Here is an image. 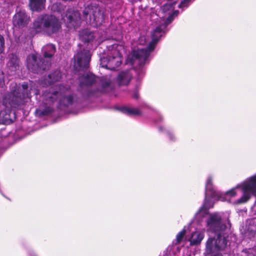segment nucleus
I'll use <instances>...</instances> for the list:
<instances>
[{
  "label": "nucleus",
  "mask_w": 256,
  "mask_h": 256,
  "mask_svg": "<svg viewBox=\"0 0 256 256\" xmlns=\"http://www.w3.org/2000/svg\"><path fill=\"white\" fill-rule=\"evenodd\" d=\"M212 205H206L208 214L202 218V221L198 223L195 220V216L192 221L190 224H196L198 226H202L206 219V226L208 232H210L216 234V237L209 238L206 242V250L211 252L213 249L223 250L227 246L226 237L230 232L231 224L229 220L224 222L220 213L215 212L209 214L208 210Z\"/></svg>",
  "instance_id": "nucleus-1"
},
{
  "label": "nucleus",
  "mask_w": 256,
  "mask_h": 256,
  "mask_svg": "<svg viewBox=\"0 0 256 256\" xmlns=\"http://www.w3.org/2000/svg\"><path fill=\"white\" fill-rule=\"evenodd\" d=\"M96 82V76L92 73L80 76L79 78L78 94H72L63 97L60 100V108H66L72 110L78 106L83 100L90 97L98 96L103 93H106L111 89L110 83L108 80H102L101 85L98 88L92 89V85Z\"/></svg>",
  "instance_id": "nucleus-2"
},
{
  "label": "nucleus",
  "mask_w": 256,
  "mask_h": 256,
  "mask_svg": "<svg viewBox=\"0 0 256 256\" xmlns=\"http://www.w3.org/2000/svg\"><path fill=\"white\" fill-rule=\"evenodd\" d=\"M178 10H175L166 19L162 20L161 24L158 26L152 32V40L146 48H138L134 50L130 57L126 60V62L132 64L138 77H142L145 72L144 65L150 52L154 50L158 40L165 32V30L174 18V16H177Z\"/></svg>",
  "instance_id": "nucleus-3"
},
{
  "label": "nucleus",
  "mask_w": 256,
  "mask_h": 256,
  "mask_svg": "<svg viewBox=\"0 0 256 256\" xmlns=\"http://www.w3.org/2000/svg\"><path fill=\"white\" fill-rule=\"evenodd\" d=\"M33 28L36 32H43L50 36L60 30L61 24L56 16L44 14L38 16L34 20Z\"/></svg>",
  "instance_id": "nucleus-4"
},
{
  "label": "nucleus",
  "mask_w": 256,
  "mask_h": 256,
  "mask_svg": "<svg viewBox=\"0 0 256 256\" xmlns=\"http://www.w3.org/2000/svg\"><path fill=\"white\" fill-rule=\"evenodd\" d=\"M107 56L100 58V64L102 68L114 70L122 64L121 51L124 48L122 46L114 44L107 46Z\"/></svg>",
  "instance_id": "nucleus-5"
},
{
  "label": "nucleus",
  "mask_w": 256,
  "mask_h": 256,
  "mask_svg": "<svg viewBox=\"0 0 256 256\" xmlns=\"http://www.w3.org/2000/svg\"><path fill=\"white\" fill-rule=\"evenodd\" d=\"M220 194V192L216 190L212 184L211 178H209L206 184L204 202L199 210L195 214V220L196 222L200 223L202 221V218L208 214V209L206 207V205L210 204L209 202L210 198L218 200Z\"/></svg>",
  "instance_id": "nucleus-6"
},
{
  "label": "nucleus",
  "mask_w": 256,
  "mask_h": 256,
  "mask_svg": "<svg viewBox=\"0 0 256 256\" xmlns=\"http://www.w3.org/2000/svg\"><path fill=\"white\" fill-rule=\"evenodd\" d=\"M62 87L60 86L58 87V90H56L51 87L44 92L42 94V100L46 108L41 112L42 115H48L53 112L54 108L51 105L56 102L60 95L64 92Z\"/></svg>",
  "instance_id": "nucleus-7"
},
{
  "label": "nucleus",
  "mask_w": 256,
  "mask_h": 256,
  "mask_svg": "<svg viewBox=\"0 0 256 256\" xmlns=\"http://www.w3.org/2000/svg\"><path fill=\"white\" fill-rule=\"evenodd\" d=\"M27 67L29 70L34 73H38L41 71L48 69L51 65L50 61L48 60L38 61L37 56L34 54H30L26 60Z\"/></svg>",
  "instance_id": "nucleus-8"
},
{
  "label": "nucleus",
  "mask_w": 256,
  "mask_h": 256,
  "mask_svg": "<svg viewBox=\"0 0 256 256\" xmlns=\"http://www.w3.org/2000/svg\"><path fill=\"white\" fill-rule=\"evenodd\" d=\"M32 82H30V84L24 82L22 85V87L19 86L18 88L12 92L14 99V100L16 102L18 106L21 104H23L24 99L30 96V91L32 90Z\"/></svg>",
  "instance_id": "nucleus-9"
},
{
  "label": "nucleus",
  "mask_w": 256,
  "mask_h": 256,
  "mask_svg": "<svg viewBox=\"0 0 256 256\" xmlns=\"http://www.w3.org/2000/svg\"><path fill=\"white\" fill-rule=\"evenodd\" d=\"M30 21V16L24 10H16L12 17L13 26L16 28H22L26 27Z\"/></svg>",
  "instance_id": "nucleus-10"
},
{
  "label": "nucleus",
  "mask_w": 256,
  "mask_h": 256,
  "mask_svg": "<svg viewBox=\"0 0 256 256\" xmlns=\"http://www.w3.org/2000/svg\"><path fill=\"white\" fill-rule=\"evenodd\" d=\"M92 54L88 50L84 49L82 51L78 52L74 56L75 65L79 70L87 69L90 64Z\"/></svg>",
  "instance_id": "nucleus-11"
},
{
  "label": "nucleus",
  "mask_w": 256,
  "mask_h": 256,
  "mask_svg": "<svg viewBox=\"0 0 256 256\" xmlns=\"http://www.w3.org/2000/svg\"><path fill=\"white\" fill-rule=\"evenodd\" d=\"M62 18L66 26L69 28L75 29L80 20V14L72 8H68L65 14H62Z\"/></svg>",
  "instance_id": "nucleus-12"
},
{
  "label": "nucleus",
  "mask_w": 256,
  "mask_h": 256,
  "mask_svg": "<svg viewBox=\"0 0 256 256\" xmlns=\"http://www.w3.org/2000/svg\"><path fill=\"white\" fill-rule=\"evenodd\" d=\"M84 16H90V20H93L96 22H99L104 19V14L102 8L98 6H88L85 8L83 12Z\"/></svg>",
  "instance_id": "nucleus-13"
},
{
  "label": "nucleus",
  "mask_w": 256,
  "mask_h": 256,
  "mask_svg": "<svg viewBox=\"0 0 256 256\" xmlns=\"http://www.w3.org/2000/svg\"><path fill=\"white\" fill-rule=\"evenodd\" d=\"M204 236V229L196 228L194 232H192L188 238L191 246L198 245L200 244Z\"/></svg>",
  "instance_id": "nucleus-14"
},
{
  "label": "nucleus",
  "mask_w": 256,
  "mask_h": 256,
  "mask_svg": "<svg viewBox=\"0 0 256 256\" xmlns=\"http://www.w3.org/2000/svg\"><path fill=\"white\" fill-rule=\"evenodd\" d=\"M146 108H149V106L146 103H142L139 108L124 106L120 108L119 110L124 114L128 116H140L142 114V110Z\"/></svg>",
  "instance_id": "nucleus-15"
},
{
  "label": "nucleus",
  "mask_w": 256,
  "mask_h": 256,
  "mask_svg": "<svg viewBox=\"0 0 256 256\" xmlns=\"http://www.w3.org/2000/svg\"><path fill=\"white\" fill-rule=\"evenodd\" d=\"M8 61L7 66L12 72H15L19 68L20 60L17 56L14 54H10L8 56Z\"/></svg>",
  "instance_id": "nucleus-16"
},
{
  "label": "nucleus",
  "mask_w": 256,
  "mask_h": 256,
  "mask_svg": "<svg viewBox=\"0 0 256 256\" xmlns=\"http://www.w3.org/2000/svg\"><path fill=\"white\" fill-rule=\"evenodd\" d=\"M11 114L12 112L9 110H1L0 112V123L4 124H9L12 123L13 120Z\"/></svg>",
  "instance_id": "nucleus-17"
},
{
  "label": "nucleus",
  "mask_w": 256,
  "mask_h": 256,
  "mask_svg": "<svg viewBox=\"0 0 256 256\" xmlns=\"http://www.w3.org/2000/svg\"><path fill=\"white\" fill-rule=\"evenodd\" d=\"M131 78V74L128 70L123 71L118 75L117 82L120 85H126L130 82Z\"/></svg>",
  "instance_id": "nucleus-18"
},
{
  "label": "nucleus",
  "mask_w": 256,
  "mask_h": 256,
  "mask_svg": "<svg viewBox=\"0 0 256 256\" xmlns=\"http://www.w3.org/2000/svg\"><path fill=\"white\" fill-rule=\"evenodd\" d=\"M80 40L85 43H90L94 42V34L89 30H84L80 32Z\"/></svg>",
  "instance_id": "nucleus-19"
},
{
  "label": "nucleus",
  "mask_w": 256,
  "mask_h": 256,
  "mask_svg": "<svg viewBox=\"0 0 256 256\" xmlns=\"http://www.w3.org/2000/svg\"><path fill=\"white\" fill-rule=\"evenodd\" d=\"M46 0H30L29 6L30 9L34 11H40L45 6Z\"/></svg>",
  "instance_id": "nucleus-20"
},
{
  "label": "nucleus",
  "mask_w": 256,
  "mask_h": 256,
  "mask_svg": "<svg viewBox=\"0 0 256 256\" xmlns=\"http://www.w3.org/2000/svg\"><path fill=\"white\" fill-rule=\"evenodd\" d=\"M56 46L52 44H48L42 48V52L45 58H51L56 52Z\"/></svg>",
  "instance_id": "nucleus-21"
},
{
  "label": "nucleus",
  "mask_w": 256,
  "mask_h": 256,
  "mask_svg": "<svg viewBox=\"0 0 256 256\" xmlns=\"http://www.w3.org/2000/svg\"><path fill=\"white\" fill-rule=\"evenodd\" d=\"M62 77V74L60 70H56L49 74L46 80L50 84L58 81Z\"/></svg>",
  "instance_id": "nucleus-22"
},
{
  "label": "nucleus",
  "mask_w": 256,
  "mask_h": 256,
  "mask_svg": "<svg viewBox=\"0 0 256 256\" xmlns=\"http://www.w3.org/2000/svg\"><path fill=\"white\" fill-rule=\"evenodd\" d=\"M179 243L174 242H172L170 246L168 247V250H169L170 252H172L174 254H176L177 253L180 252L182 246H180Z\"/></svg>",
  "instance_id": "nucleus-23"
},
{
  "label": "nucleus",
  "mask_w": 256,
  "mask_h": 256,
  "mask_svg": "<svg viewBox=\"0 0 256 256\" xmlns=\"http://www.w3.org/2000/svg\"><path fill=\"white\" fill-rule=\"evenodd\" d=\"M186 234V226H184V228L176 234V238L173 242L180 244L183 240Z\"/></svg>",
  "instance_id": "nucleus-24"
},
{
  "label": "nucleus",
  "mask_w": 256,
  "mask_h": 256,
  "mask_svg": "<svg viewBox=\"0 0 256 256\" xmlns=\"http://www.w3.org/2000/svg\"><path fill=\"white\" fill-rule=\"evenodd\" d=\"M228 248V244H227L226 247L223 250H214L211 252H208L206 250V256H222L221 254H219V252L225 251Z\"/></svg>",
  "instance_id": "nucleus-25"
},
{
  "label": "nucleus",
  "mask_w": 256,
  "mask_h": 256,
  "mask_svg": "<svg viewBox=\"0 0 256 256\" xmlns=\"http://www.w3.org/2000/svg\"><path fill=\"white\" fill-rule=\"evenodd\" d=\"M176 2L173 3H166L164 4L161 8V10L162 12L165 13L167 11L173 10L174 8V5H175Z\"/></svg>",
  "instance_id": "nucleus-26"
},
{
  "label": "nucleus",
  "mask_w": 256,
  "mask_h": 256,
  "mask_svg": "<svg viewBox=\"0 0 256 256\" xmlns=\"http://www.w3.org/2000/svg\"><path fill=\"white\" fill-rule=\"evenodd\" d=\"M158 128L159 131L162 132L163 130H164L168 136L170 140L174 141L176 140V137L174 135L173 133L170 130H166V128H164L162 126H160Z\"/></svg>",
  "instance_id": "nucleus-27"
},
{
  "label": "nucleus",
  "mask_w": 256,
  "mask_h": 256,
  "mask_svg": "<svg viewBox=\"0 0 256 256\" xmlns=\"http://www.w3.org/2000/svg\"><path fill=\"white\" fill-rule=\"evenodd\" d=\"M64 6L60 3L56 2L53 4L52 8L54 10H56L60 14L64 10Z\"/></svg>",
  "instance_id": "nucleus-28"
},
{
  "label": "nucleus",
  "mask_w": 256,
  "mask_h": 256,
  "mask_svg": "<svg viewBox=\"0 0 256 256\" xmlns=\"http://www.w3.org/2000/svg\"><path fill=\"white\" fill-rule=\"evenodd\" d=\"M192 2V0H183L178 5V7L180 8H182L183 10L186 8H187Z\"/></svg>",
  "instance_id": "nucleus-29"
},
{
  "label": "nucleus",
  "mask_w": 256,
  "mask_h": 256,
  "mask_svg": "<svg viewBox=\"0 0 256 256\" xmlns=\"http://www.w3.org/2000/svg\"><path fill=\"white\" fill-rule=\"evenodd\" d=\"M248 252V256H256V246L250 249Z\"/></svg>",
  "instance_id": "nucleus-30"
},
{
  "label": "nucleus",
  "mask_w": 256,
  "mask_h": 256,
  "mask_svg": "<svg viewBox=\"0 0 256 256\" xmlns=\"http://www.w3.org/2000/svg\"><path fill=\"white\" fill-rule=\"evenodd\" d=\"M4 45V37L0 34V54L2 52Z\"/></svg>",
  "instance_id": "nucleus-31"
},
{
  "label": "nucleus",
  "mask_w": 256,
  "mask_h": 256,
  "mask_svg": "<svg viewBox=\"0 0 256 256\" xmlns=\"http://www.w3.org/2000/svg\"><path fill=\"white\" fill-rule=\"evenodd\" d=\"M132 98H134L136 99V100H138V98L139 94H138V90L137 88H136L134 90V92H133V93L132 94Z\"/></svg>",
  "instance_id": "nucleus-32"
},
{
  "label": "nucleus",
  "mask_w": 256,
  "mask_h": 256,
  "mask_svg": "<svg viewBox=\"0 0 256 256\" xmlns=\"http://www.w3.org/2000/svg\"><path fill=\"white\" fill-rule=\"evenodd\" d=\"M248 229L250 230V232L254 233V236H256V228L254 229L252 227H250Z\"/></svg>",
  "instance_id": "nucleus-33"
},
{
  "label": "nucleus",
  "mask_w": 256,
  "mask_h": 256,
  "mask_svg": "<svg viewBox=\"0 0 256 256\" xmlns=\"http://www.w3.org/2000/svg\"><path fill=\"white\" fill-rule=\"evenodd\" d=\"M162 116H160V121H162Z\"/></svg>",
  "instance_id": "nucleus-34"
},
{
  "label": "nucleus",
  "mask_w": 256,
  "mask_h": 256,
  "mask_svg": "<svg viewBox=\"0 0 256 256\" xmlns=\"http://www.w3.org/2000/svg\"><path fill=\"white\" fill-rule=\"evenodd\" d=\"M254 222H256V218L253 219Z\"/></svg>",
  "instance_id": "nucleus-35"
},
{
  "label": "nucleus",
  "mask_w": 256,
  "mask_h": 256,
  "mask_svg": "<svg viewBox=\"0 0 256 256\" xmlns=\"http://www.w3.org/2000/svg\"><path fill=\"white\" fill-rule=\"evenodd\" d=\"M13 114V115H14H14H15V114H14H14Z\"/></svg>",
  "instance_id": "nucleus-36"
},
{
  "label": "nucleus",
  "mask_w": 256,
  "mask_h": 256,
  "mask_svg": "<svg viewBox=\"0 0 256 256\" xmlns=\"http://www.w3.org/2000/svg\"><path fill=\"white\" fill-rule=\"evenodd\" d=\"M253 176H256V174H254V175Z\"/></svg>",
  "instance_id": "nucleus-37"
}]
</instances>
